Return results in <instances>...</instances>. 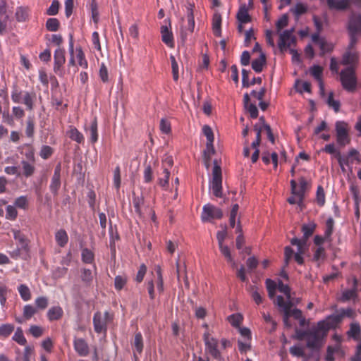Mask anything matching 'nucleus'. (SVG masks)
<instances>
[{
	"mask_svg": "<svg viewBox=\"0 0 361 361\" xmlns=\"http://www.w3.org/2000/svg\"><path fill=\"white\" fill-rule=\"evenodd\" d=\"M27 205H28V202H27V197H25V196H20V197L16 198L15 200V202H14V206L16 207L23 209H27Z\"/></svg>",
	"mask_w": 361,
	"mask_h": 361,
	"instance_id": "680f3d73",
	"label": "nucleus"
},
{
	"mask_svg": "<svg viewBox=\"0 0 361 361\" xmlns=\"http://www.w3.org/2000/svg\"><path fill=\"white\" fill-rule=\"evenodd\" d=\"M316 228V224L314 222H310L309 224H304L302 226V231L303 233L302 238L305 239L307 242L310 236H311Z\"/></svg>",
	"mask_w": 361,
	"mask_h": 361,
	"instance_id": "2f4dec72",
	"label": "nucleus"
},
{
	"mask_svg": "<svg viewBox=\"0 0 361 361\" xmlns=\"http://www.w3.org/2000/svg\"><path fill=\"white\" fill-rule=\"evenodd\" d=\"M356 297V291L354 289H348L342 293L341 300L342 302H347L350 300L354 299Z\"/></svg>",
	"mask_w": 361,
	"mask_h": 361,
	"instance_id": "8fccbe9b",
	"label": "nucleus"
},
{
	"mask_svg": "<svg viewBox=\"0 0 361 361\" xmlns=\"http://www.w3.org/2000/svg\"><path fill=\"white\" fill-rule=\"evenodd\" d=\"M36 308L31 305H26L23 308V317L25 319H30L35 313Z\"/></svg>",
	"mask_w": 361,
	"mask_h": 361,
	"instance_id": "052dcab7",
	"label": "nucleus"
},
{
	"mask_svg": "<svg viewBox=\"0 0 361 361\" xmlns=\"http://www.w3.org/2000/svg\"><path fill=\"white\" fill-rule=\"evenodd\" d=\"M55 239L60 247H64L68 243V237L66 231L61 229L56 233Z\"/></svg>",
	"mask_w": 361,
	"mask_h": 361,
	"instance_id": "7c9ffc66",
	"label": "nucleus"
},
{
	"mask_svg": "<svg viewBox=\"0 0 361 361\" xmlns=\"http://www.w3.org/2000/svg\"><path fill=\"white\" fill-rule=\"evenodd\" d=\"M293 30L290 29L279 32V41L278 47L281 52H284L295 43V37L293 35Z\"/></svg>",
	"mask_w": 361,
	"mask_h": 361,
	"instance_id": "6e6552de",
	"label": "nucleus"
},
{
	"mask_svg": "<svg viewBox=\"0 0 361 361\" xmlns=\"http://www.w3.org/2000/svg\"><path fill=\"white\" fill-rule=\"evenodd\" d=\"M10 291L8 288L3 283H0V304L5 307L7 300V294Z\"/></svg>",
	"mask_w": 361,
	"mask_h": 361,
	"instance_id": "4c0bfd02",
	"label": "nucleus"
},
{
	"mask_svg": "<svg viewBox=\"0 0 361 361\" xmlns=\"http://www.w3.org/2000/svg\"><path fill=\"white\" fill-rule=\"evenodd\" d=\"M222 216L223 212L221 209L207 204L202 208L201 219L203 222H207L211 221L212 219H221Z\"/></svg>",
	"mask_w": 361,
	"mask_h": 361,
	"instance_id": "1a4fd4ad",
	"label": "nucleus"
},
{
	"mask_svg": "<svg viewBox=\"0 0 361 361\" xmlns=\"http://www.w3.org/2000/svg\"><path fill=\"white\" fill-rule=\"evenodd\" d=\"M61 166L60 164H58L55 167L54 173L49 185V189L54 195L57 194L58 190L61 187Z\"/></svg>",
	"mask_w": 361,
	"mask_h": 361,
	"instance_id": "ddd939ff",
	"label": "nucleus"
},
{
	"mask_svg": "<svg viewBox=\"0 0 361 361\" xmlns=\"http://www.w3.org/2000/svg\"><path fill=\"white\" fill-rule=\"evenodd\" d=\"M156 272L157 275V288L159 293H161L164 292V282L161 274V270L159 267H157V268L156 269Z\"/></svg>",
	"mask_w": 361,
	"mask_h": 361,
	"instance_id": "bf43d9fd",
	"label": "nucleus"
},
{
	"mask_svg": "<svg viewBox=\"0 0 361 361\" xmlns=\"http://www.w3.org/2000/svg\"><path fill=\"white\" fill-rule=\"evenodd\" d=\"M274 303L276 304L283 312V318L289 319L292 316L291 307L293 306V300H289V301H285L283 297L279 295L277 296Z\"/></svg>",
	"mask_w": 361,
	"mask_h": 361,
	"instance_id": "f8f14e48",
	"label": "nucleus"
},
{
	"mask_svg": "<svg viewBox=\"0 0 361 361\" xmlns=\"http://www.w3.org/2000/svg\"><path fill=\"white\" fill-rule=\"evenodd\" d=\"M18 216V212L13 205H8L6 209V219L13 221Z\"/></svg>",
	"mask_w": 361,
	"mask_h": 361,
	"instance_id": "de8ad7c7",
	"label": "nucleus"
},
{
	"mask_svg": "<svg viewBox=\"0 0 361 361\" xmlns=\"http://www.w3.org/2000/svg\"><path fill=\"white\" fill-rule=\"evenodd\" d=\"M85 130L90 135V141L92 143H95L98 140V128L96 118H94L88 125L85 126Z\"/></svg>",
	"mask_w": 361,
	"mask_h": 361,
	"instance_id": "4468645a",
	"label": "nucleus"
},
{
	"mask_svg": "<svg viewBox=\"0 0 361 361\" xmlns=\"http://www.w3.org/2000/svg\"><path fill=\"white\" fill-rule=\"evenodd\" d=\"M65 61V51L60 48L57 49L54 52V71H57Z\"/></svg>",
	"mask_w": 361,
	"mask_h": 361,
	"instance_id": "4be33fe9",
	"label": "nucleus"
},
{
	"mask_svg": "<svg viewBox=\"0 0 361 361\" xmlns=\"http://www.w3.org/2000/svg\"><path fill=\"white\" fill-rule=\"evenodd\" d=\"M111 319L112 316L108 312H105L104 315L99 312H96L93 317V324L95 331L97 333L105 331L107 323L111 321Z\"/></svg>",
	"mask_w": 361,
	"mask_h": 361,
	"instance_id": "9d476101",
	"label": "nucleus"
},
{
	"mask_svg": "<svg viewBox=\"0 0 361 361\" xmlns=\"http://www.w3.org/2000/svg\"><path fill=\"white\" fill-rule=\"evenodd\" d=\"M162 175L163 177L159 178L158 183L161 188L166 190L169 185V180L170 176V171L169 169L164 168Z\"/></svg>",
	"mask_w": 361,
	"mask_h": 361,
	"instance_id": "e433bc0d",
	"label": "nucleus"
},
{
	"mask_svg": "<svg viewBox=\"0 0 361 361\" xmlns=\"http://www.w3.org/2000/svg\"><path fill=\"white\" fill-rule=\"evenodd\" d=\"M59 21L57 18H49L46 23V28L51 32H56L59 27Z\"/></svg>",
	"mask_w": 361,
	"mask_h": 361,
	"instance_id": "a19ab883",
	"label": "nucleus"
},
{
	"mask_svg": "<svg viewBox=\"0 0 361 361\" xmlns=\"http://www.w3.org/2000/svg\"><path fill=\"white\" fill-rule=\"evenodd\" d=\"M14 239L18 243L20 249L27 251L28 250V241L25 235L23 234L19 230L13 229Z\"/></svg>",
	"mask_w": 361,
	"mask_h": 361,
	"instance_id": "a211bd4d",
	"label": "nucleus"
},
{
	"mask_svg": "<svg viewBox=\"0 0 361 361\" xmlns=\"http://www.w3.org/2000/svg\"><path fill=\"white\" fill-rule=\"evenodd\" d=\"M295 88L296 90L301 94L304 92H310L311 85L309 82L297 81Z\"/></svg>",
	"mask_w": 361,
	"mask_h": 361,
	"instance_id": "c03bdc74",
	"label": "nucleus"
},
{
	"mask_svg": "<svg viewBox=\"0 0 361 361\" xmlns=\"http://www.w3.org/2000/svg\"><path fill=\"white\" fill-rule=\"evenodd\" d=\"M203 339L205 344L206 350L215 359L222 360V356L218 349L219 341L216 338L212 336L209 331L204 332Z\"/></svg>",
	"mask_w": 361,
	"mask_h": 361,
	"instance_id": "423d86ee",
	"label": "nucleus"
},
{
	"mask_svg": "<svg viewBox=\"0 0 361 361\" xmlns=\"http://www.w3.org/2000/svg\"><path fill=\"white\" fill-rule=\"evenodd\" d=\"M348 30L350 33V46L356 44L357 38V34L361 33V14H353L348 23Z\"/></svg>",
	"mask_w": 361,
	"mask_h": 361,
	"instance_id": "39448f33",
	"label": "nucleus"
},
{
	"mask_svg": "<svg viewBox=\"0 0 361 361\" xmlns=\"http://www.w3.org/2000/svg\"><path fill=\"white\" fill-rule=\"evenodd\" d=\"M348 131V126L345 122L337 121L336 123V140L339 145L345 146L350 143Z\"/></svg>",
	"mask_w": 361,
	"mask_h": 361,
	"instance_id": "0eeeda50",
	"label": "nucleus"
},
{
	"mask_svg": "<svg viewBox=\"0 0 361 361\" xmlns=\"http://www.w3.org/2000/svg\"><path fill=\"white\" fill-rule=\"evenodd\" d=\"M254 129L256 131L255 140L251 144L252 148H257L259 146L261 142V133L262 132V128L260 127L259 123L256 124L254 126Z\"/></svg>",
	"mask_w": 361,
	"mask_h": 361,
	"instance_id": "49530a36",
	"label": "nucleus"
},
{
	"mask_svg": "<svg viewBox=\"0 0 361 361\" xmlns=\"http://www.w3.org/2000/svg\"><path fill=\"white\" fill-rule=\"evenodd\" d=\"M355 47L348 46V51L343 55L342 59V64L343 65H350L353 67L358 60L357 53L355 51H351V49Z\"/></svg>",
	"mask_w": 361,
	"mask_h": 361,
	"instance_id": "f3484780",
	"label": "nucleus"
},
{
	"mask_svg": "<svg viewBox=\"0 0 361 361\" xmlns=\"http://www.w3.org/2000/svg\"><path fill=\"white\" fill-rule=\"evenodd\" d=\"M144 203L142 197L134 196L133 198V204L135 208V212L139 216H142L141 207Z\"/></svg>",
	"mask_w": 361,
	"mask_h": 361,
	"instance_id": "58836bf2",
	"label": "nucleus"
},
{
	"mask_svg": "<svg viewBox=\"0 0 361 361\" xmlns=\"http://www.w3.org/2000/svg\"><path fill=\"white\" fill-rule=\"evenodd\" d=\"M361 332V328L358 323H353L350 325V329L348 331V334L349 336L353 338L354 339H359V336Z\"/></svg>",
	"mask_w": 361,
	"mask_h": 361,
	"instance_id": "72a5a7b5",
	"label": "nucleus"
},
{
	"mask_svg": "<svg viewBox=\"0 0 361 361\" xmlns=\"http://www.w3.org/2000/svg\"><path fill=\"white\" fill-rule=\"evenodd\" d=\"M35 97L36 94L34 92H23L21 103L26 106L27 110L32 111L34 108Z\"/></svg>",
	"mask_w": 361,
	"mask_h": 361,
	"instance_id": "aec40b11",
	"label": "nucleus"
},
{
	"mask_svg": "<svg viewBox=\"0 0 361 361\" xmlns=\"http://www.w3.org/2000/svg\"><path fill=\"white\" fill-rule=\"evenodd\" d=\"M134 348L135 350L138 353H141L143 349L142 336L140 333H137L135 336L134 338Z\"/></svg>",
	"mask_w": 361,
	"mask_h": 361,
	"instance_id": "09e8293b",
	"label": "nucleus"
},
{
	"mask_svg": "<svg viewBox=\"0 0 361 361\" xmlns=\"http://www.w3.org/2000/svg\"><path fill=\"white\" fill-rule=\"evenodd\" d=\"M30 8L28 6H18L16 11V18L18 22H25L28 19Z\"/></svg>",
	"mask_w": 361,
	"mask_h": 361,
	"instance_id": "393cba45",
	"label": "nucleus"
},
{
	"mask_svg": "<svg viewBox=\"0 0 361 361\" xmlns=\"http://www.w3.org/2000/svg\"><path fill=\"white\" fill-rule=\"evenodd\" d=\"M63 315V310L59 306L51 307L47 312V317L50 321L59 319Z\"/></svg>",
	"mask_w": 361,
	"mask_h": 361,
	"instance_id": "cd10ccee",
	"label": "nucleus"
},
{
	"mask_svg": "<svg viewBox=\"0 0 361 361\" xmlns=\"http://www.w3.org/2000/svg\"><path fill=\"white\" fill-rule=\"evenodd\" d=\"M288 23V17L286 14H283L276 23L277 32H281V30L285 27Z\"/></svg>",
	"mask_w": 361,
	"mask_h": 361,
	"instance_id": "6e6d98bb",
	"label": "nucleus"
},
{
	"mask_svg": "<svg viewBox=\"0 0 361 361\" xmlns=\"http://www.w3.org/2000/svg\"><path fill=\"white\" fill-rule=\"evenodd\" d=\"M334 220L331 218L327 219L326 222V230L324 232L325 238H330L334 229Z\"/></svg>",
	"mask_w": 361,
	"mask_h": 361,
	"instance_id": "774afa93",
	"label": "nucleus"
},
{
	"mask_svg": "<svg viewBox=\"0 0 361 361\" xmlns=\"http://www.w3.org/2000/svg\"><path fill=\"white\" fill-rule=\"evenodd\" d=\"M265 63H266L265 54L264 53H261L257 59L252 61V68L255 72L260 73L262 71L263 67L265 65Z\"/></svg>",
	"mask_w": 361,
	"mask_h": 361,
	"instance_id": "a878e982",
	"label": "nucleus"
},
{
	"mask_svg": "<svg viewBox=\"0 0 361 361\" xmlns=\"http://www.w3.org/2000/svg\"><path fill=\"white\" fill-rule=\"evenodd\" d=\"M316 201L319 206H323L325 203V194L322 186L317 188Z\"/></svg>",
	"mask_w": 361,
	"mask_h": 361,
	"instance_id": "e2e57ef3",
	"label": "nucleus"
},
{
	"mask_svg": "<svg viewBox=\"0 0 361 361\" xmlns=\"http://www.w3.org/2000/svg\"><path fill=\"white\" fill-rule=\"evenodd\" d=\"M68 134L70 138L78 143H81L84 140L83 135L76 128H71Z\"/></svg>",
	"mask_w": 361,
	"mask_h": 361,
	"instance_id": "f704fd0d",
	"label": "nucleus"
},
{
	"mask_svg": "<svg viewBox=\"0 0 361 361\" xmlns=\"http://www.w3.org/2000/svg\"><path fill=\"white\" fill-rule=\"evenodd\" d=\"M18 290L23 300L28 301L31 299V293L27 286L20 284L18 286Z\"/></svg>",
	"mask_w": 361,
	"mask_h": 361,
	"instance_id": "473e14b6",
	"label": "nucleus"
},
{
	"mask_svg": "<svg viewBox=\"0 0 361 361\" xmlns=\"http://www.w3.org/2000/svg\"><path fill=\"white\" fill-rule=\"evenodd\" d=\"M221 17L219 13H215L212 19V30L214 35L216 37H220L221 34Z\"/></svg>",
	"mask_w": 361,
	"mask_h": 361,
	"instance_id": "bb28decb",
	"label": "nucleus"
},
{
	"mask_svg": "<svg viewBox=\"0 0 361 361\" xmlns=\"http://www.w3.org/2000/svg\"><path fill=\"white\" fill-rule=\"evenodd\" d=\"M59 8V2L58 0H53L51 4L47 11V13L49 16H55L58 13Z\"/></svg>",
	"mask_w": 361,
	"mask_h": 361,
	"instance_id": "338daca9",
	"label": "nucleus"
},
{
	"mask_svg": "<svg viewBox=\"0 0 361 361\" xmlns=\"http://www.w3.org/2000/svg\"><path fill=\"white\" fill-rule=\"evenodd\" d=\"M230 324L235 327H238L243 321V316L240 314H233L228 317Z\"/></svg>",
	"mask_w": 361,
	"mask_h": 361,
	"instance_id": "864d4df0",
	"label": "nucleus"
},
{
	"mask_svg": "<svg viewBox=\"0 0 361 361\" xmlns=\"http://www.w3.org/2000/svg\"><path fill=\"white\" fill-rule=\"evenodd\" d=\"M185 6L186 9L187 25H182L180 27V37L183 41H185L188 35L194 32L195 25L194 19V4L187 2Z\"/></svg>",
	"mask_w": 361,
	"mask_h": 361,
	"instance_id": "f03ea898",
	"label": "nucleus"
},
{
	"mask_svg": "<svg viewBox=\"0 0 361 361\" xmlns=\"http://www.w3.org/2000/svg\"><path fill=\"white\" fill-rule=\"evenodd\" d=\"M340 78L343 88L348 91H353L357 85V78L354 68L348 67L341 71Z\"/></svg>",
	"mask_w": 361,
	"mask_h": 361,
	"instance_id": "7ed1b4c3",
	"label": "nucleus"
},
{
	"mask_svg": "<svg viewBox=\"0 0 361 361\" xmlns=\"http://www.w3.org/2000/svg\"><path fill=\"white\" fill-rule=\"evenodd\" d=\"M236 232L240 233L237 236L235 240L236 248L240 250L241 249H243V247L245 244V238L243 237V235L242 234V228L239 221L236 227Z\"/></svg>",
	"mask_w": 361,
	"mask_h": 361,
	"instance_id": "c9c22d12",
	"label": "nucleus"
},
{
	"mask_svg": "<svg viewBox=\"0 0 361 361\" xmlns=\"http://www.w3.org/2000/svg\"><path fill=\"white\" fill-rule=\"evenodd\" d=\"M74 349L76 353L82 357H85L89 353V347L85 341L82 338H75L73 341Z\"/></svg>",
	"mask_w": 361,
	"mask_h": 361,
	"instance_id": "dca6fc26",
	"label": "nucleus"
},
{
	"mask_svg": "<svg viewBox=\"0 0 361 361\" xmlns=\"http://www.w3.org/2000/svg\"><path fill=\"white\" fill-rule=\"evenodd\" d=\"M162 41L169 47H173V37L171 31L167 25H162L161 27Z\"/></svg>",
	"mask_w": 361,
	"mask_h": 361,
	"instance_id": "6ab92c4d",
	"label": "nucleus"
},
{
	"mask_svg": "<svg viewBox=\"0 0 361 361\" xmlns=\"http://www.w3.org/2000/svg\"><path fill=\"white\" fill-rule=\"evenodd\" d=\"M340 321L341 316L332 315L328 317L326 320L319 322L316 326L305 331L302 334L306 338L307 346L310 348H319L328 331Z\"/></svg>",
	"mask_w": 361,
	"mask_h": 361,
	"instance_id": "f257e3e1",
	"label": "nucleus"
},
{
	"mask_svg": "<svg viewBox=\"0 0 361 361\" xmlns=\"http://www.w3.org/2000/svg\"><path fill=\"white\" fill-rule=\"evenodd\" d=\"M21 164L23 166V174L26 177L31 176L35 172V166L33 164H30L26 161H22Z\"/></svg>",
	"mask_w": 361,
	"mask_h": 361,
	"instance_id": "ea45409f",
	"label": "nucleus"
},
{
	"mask_svg": "<svg viewBox=\"0 0 361 361\" xmlns=\"http://www.w3.org/2000/svg\"><path fill=\"white\" fill-rule=\"evenodd\" d=\"M237 19L240 23H247L250 21L251 18L248 13V8L245 4L240 6L237 13Z\"/></svg>",
	"mask_w": 361,
	"mask_h": 361,
	"instance_id": "5701e85b",
	"label": "nucleus"
},
{
	"mask_svg": "<svg viewBox=\"0 0 361 361\" xmlns=\"http://www.w3.org/2000/svg\"><path fill=\"white\" fill-rule=\"evenodd\" d=\"M322 72H323L322 68L317 65H314L312 67H311L310 68V74L319 82V88L322 92L324 91V83H323L322 79Z\"/></svg>",
	"mask_w": 361,
	"mask_h": 361,
	"instance_id": "412c9836",
	"label": "nucleus"
},
{
	"mask_svg": "<svg viewBox=\"0 0 361 361\" xmlns=\"http://www.w3.org/2000/svg\"><path fill=\"white\" fill-rule=\"evenodd\" d=\"M99 78L103 82H106L109 80V73L108 69L104 63H102L100 65L99 72Z\"/></svg>",
	"mask_w": 361,
	"mask_h": 361,
	"instance_id": "0e129e2a",
	"label": "nucleus"
},
{
	"mask_svg": "<svg viewBox=\"0 0 361 361\" xmlns=\"http://www.w3.org/2000/svg\"><path fill=\"white\" fill-rule=\"evenodd\" d=\"M33 354V349L30 346L25 348L23 354L22 356H18L16 361H31V358Z\"/></svg>",
	"mask_w": 361,
	"mask_h": 361,
	"instance_id": "37998d69",
	"label": "nucleus"
},
{
	"mask_svg": "<svg viewBox=\"0 0 361 361\" xmlns=\"http://www.w3.org/2000/svg\"><path fill=\"white\" fill-rule=\"evenodd\" d=\"M277 288L279 290L283 293L285 294L286 297V300L285 301H289V300L293 299L291 298L290 295V288L288 285L283 284L281 281L278 282V287Z\"/></svg>",
	"mask_w": 361,
	"mask_h": 361,
	"instance_id": "a18cd8bd",
	"label": "nucleus"
},
{
	"mask_svg": "<svg viewBox=\"0 0 361 361\" xmlns=\"http://www.w3.org/2000/svg\"><path fill=\"white\" fill-rule=\"evenodd\" d=\"M328 105L331 107L336 112H338L340 109V102L334 99L333 92H330L326 101Z\"/></svg>",
	"mask_w": 361,
	"mask_h": 361,
	"instance_id": "4d7b16f0",
	"label": "nucleus"
},
{
	"mask_svg": "<svg viewBox=\"0 0 361 361\" xmlns=\"http://www.w3.org/2000/svg\"><path fill=\"white\" fill-rule=\"evenodd\" d=\"M259 121H260L259 125H260V127L262 128V131L263 130L266 131L269 140L272 143H274V135H273V133L271 132V129L270 126L268 124L264 123V121H263L262 118H261L259 119Z\"/></svg>",
	"mask_w": 361,
	"mask_h": 361,
	"instance_id": "13d9d810",
	"label": "nucleus"
},
{
	"mask_svg": "<svg viewBox=\"0 0 361 361\" xmlns=\"http://www.w3.org/2000/svg\"><path fill=\"white\" fill-rule=\"evenodd\" d=\"M214 141L207 142L206 149L204 151L205 158V166L207 169L209 167L211 156L214 154L215 150L213 145Z\"/></svg>",
	"mask_w": 361,
	"mask_h": 361,
	"instance_id": "c756f323",
	"label": "nucleus"
},
{
	"mask_svg": "<svg viewBox=\"0 0 361 361\" xmlns=\"http://www.w3.org/2000/svg\"><path fill=\"white\" fill-rule=\"evenodd\" d=\"M13 339L19 343L20 345H24L26 343V339L23 335V331L20 328H18L16 331Z\"/></svg>",
	"mask_w": 361,
	"mask_h": 361,
	"instance_id": "603ef678",
	"label": "nucleus"
},
{
	"mask_svg": "<svg viewBox=\"0 0 361 361\" xmlns=\"http://www.w3.org/2000/svg\"><path fill=\"white\" fill-rule=\"evenodd\" d=\"M14 330L11 324H5L0 326V337H8Z\"/></svg>",
	"mask_w": 361,
	"mask_h": 361,
	"instance_id": "79ce46f5",
	"label": "nucleus"
},
{
	"mask_svg": "<svg viewBox=\"0 0 361 361\" xmlns=\"http://www.w3.org/2000/svg\"><path fill=\"white\" fill-rule=\"evenodd\" d=\"M74 56L79 66L84 69H87L88 68V62L85 58V53L80 47H76L75 56Z\"/></svg>",
	"mask_w": 361,
	"mask_h": 361,
	"instance_id": "b1692460",
	"label": "nucleus"
},
{
	"mask_svg": "<svg viewBox=\"0 0 361 361\" xmlns=\"http://www.w3.org/2000/svg\"><path fill=\"white\" fill-rule=\"evenodd\" d=\"M331 9L344 10L349 7L353 2L358 7L361 6V0H326Z\"/></svg>",
	"mask_w": 361,
	"mask_h": 361,
	"instance_id": "9b49d317",
	"label": "nucleus"
},
{
	"mask_svg": "<svg viewBox=\"0 0 361 361\" xmlns=\"http://www.w3.org/2000/svg\"><path fill=\"white\" fill-rule=\"evenodd\" d=\"M290 185L292 193L295 196L289 197L288 202L291 204H298L300 206L302 202V191H298L297 183L294 180H290Z\"/></svg>",
	"mask_w": 361,
	"mask_h": 361,
	"instance_id": "2eb2a0df",
	"label": "nucleus"
},
{
	"mask_svg": "<svg viewBox=\"0 0 361 361\" xmlns=\"http://www.w3.org/2000/svg\"><path fill=\"white\" fill-rule=\"evenodd\" d=\"M23 94V92L19 90L16 86L13 87L11 96L12 101L16 104L21 103Z\"/></svg>",
	"mask_w": 361,
	"mask_h": 361,
	"instance_id": "5fc2aeb1",
	"label": "nucleus"
},
{
	"mask_svg": "<svg viewBox=\"0 0 361 361\" xmlns=\"http://www.w3.org/2000/svg\"><path fill=\"white\" fill-rule=\"evenodd\" d=\"M81 255H82V259L85 263L90 264L94 260L93 252L87 248H85L82 250Z\"/></svg>",
	"mask_w": 361,
	"mask_h": 361,
	"instance_id": "3c124183",
	"label": "nucleus"
},
{
	"mask_svg": "<svg viewBox=\"0 0 361 361\" xmlns=\"http://www.w3.org/2000/svg\"><path fill=\"white\" fill-rule=\"evenodd\" d=\"M52 154L53 149L48 145H43L39 152L40 157L44 159H48Z\"/></svg>",
	"mask_w": 361,
	"mask_h": 361,
	"instance_id": "69168bd1",
	"label": "nucleus"
},
{
	"mask_svg": "<svg viewBox=\"0 0 361 361\" xmlns=\"http://www.w3.org/2000/svg\"><path fill=\"white\" fill-rule=\"evenodd\" d=\"M214 168L212 170V180L210 182V188L214 195L217 197L222 196V177L221 167L217 164V161H214Z\"/></svg>",
	"mask_w": 361,
	"mask_h": 361,
	"instance_id": "20e7f679",
	"label": "nucleus"
},
{
	"mask_svg": "<svg viewBox=\"0 0 361 361\" xmlns=\"http://www.w3.org/2000/svg\"><path fill=\"white\" fill-rule=\"evenodd\" d=\"M219 247L221 253L224 256L228 262L231 263L233 267H235L236 263L231 255L230 248L224 244L219 245Z\"/></svg>",
	"mask_w": 361,
	"mask_h": 361,
	"instance_id": "c85d7f7f",
	"label": "nucleus"
}]
</instances>
